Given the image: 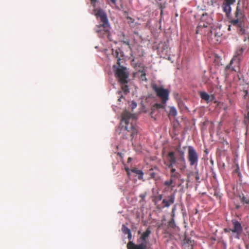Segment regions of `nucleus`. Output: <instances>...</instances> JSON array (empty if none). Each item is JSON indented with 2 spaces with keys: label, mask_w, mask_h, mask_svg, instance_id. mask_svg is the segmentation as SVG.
Returning <instances> with one entry per match:
<instances>
[{
  "label": "nucleus",
  "mask_w": 249,
  "mask_h": 249,
  "mask_svg": "<svg viewBox=\"0 0 249 249\" xmlns=\"http://www.w3.org/2000/svg\"><path fill=\"white\" fill-rule=\"evenodd\" d=\"M136 116L134 114L125 110L122 114L121 125L119 128V134L121 138L124 139L133 140L135 138L138 134L136 127Z\"/></svg>",
  "instance_id": "f257e3e1"
},
{
  "label": "nucleus",
  "mask_w": 249,
  "mask_h": 249,
  "mask_svg": "<svg viewBox=\"0 0 249 249\" xmlns=\"http://www.w3.org/2000/svg\"><path fill=\"white\" fill-rule=\"evenodd\" d=\"M248 6V0H238L236 9L234 13V18L231 19L230 23L233 26L236 27L239 30V33L243 34L245 33V21L246 17L244 14V10L247 8Z\"/></svg>",
  "instance_id": "f03ea898"
},
{
  "label": "nucleus",
  "mask_w": 249,
  "mask_h": 249,
  "mask_svg": "<svg viewBox=\"0 0 249 249\" xmlns=\"http://www.w3.org/2000/svg\"><path fill=\"white\" fill-rule=\"evenodd\" d=\"M115 74L121 85L122 91L124 94H126L129 91L127 85L129 73L126 68L119 65V67L116 69Z\"/></svg>",
  "instance_id": "7ed1b4c3"
},
{
  "label": "nucleus",
  "mask_w": 249,
  "mask_h": 249,
  "mask_svg": "<svg viewBox=\"0 0 249 249\" xmlns=\"http://www.w3.org/2000/svg\"><path fill=\"white\" fill-rule=\"evenodd\" d=\"M151 233L150 228L148 227L137 239L139 244H135L132 241H129L127 244V249H147V239Z\"/></svg>",
  "instance_id": "20e7f679"
},
{
  "label": "nucleus",
  "mask_w": 249,
  "mask_h": 249,
  "mask_svg": "<svg viewBox=\"0 0 249 249\" xmlns=\"http://www.w3.org/2000/svg\"><path fill=\"white\" fill-rule=\"evenodd\" d=\"M151 88L161 102L163 104H166L169 99V90L168 89H164L162 86H158L154 83L152 84Z\"/></svg>",
  "instance_id": "39448f33"
},
{
  "label": "nucleus",
  "mask_w": 249,
  "mask_h": 249,
  "mask_svg": "<svg viewBox=\"0 0 249 249\" xmlns=\"http://www.w3.org/2000/svg\"><path fill=\"white\" fill-rule=\"evenodd\" d=\"M94 30L100 37L108 38L109 36L110 26L108 21L105 22H100L99 24L96 25Z\"/></svg>",
  "instance_id": "423d86ee"
},
{
  "label": "nucleus",
  "mask_w": 249,
  "mask_h": 249,
  "mask_svg": "<svg viewBox=\"0 0 249 249\" xmlns=\"http://www.w3.org/2000/svg\"><path fill=\"white\" fill-rule=\"evenodd\" d=\"M188 155L187 159L191 166H195L197 167L198 162V155L192 146H188Z\"/></svg>",
  "instance_id": "0eeeda50"
},
{
  "label": "nucleus",
  "mask_w": 249,
  "mask_h": 249,
  "mask_svg": "<svg viewBox=\"0 0 249 249\" xmlns=\"http://www.w3.org/2000/svg\"><path fill=\"white\" fill-rule=\"evenodd\" d=\"M186 146L183 147V150L180 148V145H179L175 148V150L178 154L179 157L177 158L178 164H179V167L180 170H183L186 168V162L185 159V151Z\"/></svg>",
  "instance_id": "6e6552de"
},
{
  "label": "nucleus",
  "mask_w": 249,
  "mask_h": 249,
  "mask_svg": "<svg viewBox=\"0 0 249 249\" xmlns=\"http://www.w3.org/2000/svg\"><path fill=\"white\" fill-rule=\"evenodd\" d=\"M167 158L169 163L167 165L169 168H170L171 174L178 173L176 171V169L174 168V166L178 164L177 158L175 155V152L174 151H170L168 153Z\"/></svg>",
  "instance_id": "1a4fd4ad"
},
{
  "label": "nucleus",
  "mask_w": 249,
  "mask_h": 249,
  "mask_svg": "<svg viewBox=\"0 0 249 249\" xmlns=\"http://www.w3.org/2000/svg\"><path fill=\"white\" fill-rule=\"evenodd\" d=\"M233 227L231 229H229V231L235 233V237L237 239H239L241 234L243 231V228L241 223L235 220H232Z\"/></svg>",
  "instance_id": "9d476101"
},
{
  "label": "nucleus",
  "mask_w": 249,
  "mask_h": 249,
  "mask_svg": "<svg viewBox=\"0 0 249 249\" xmlns=\"http://www.w3.org/2000/svg\"><path fill=\"white\" fill-rule=\"evenodd\" d=\"M213 25V19L212 17L207 13H203L200 18V20L198 26L204 27V26H211Z\"/></svg>",
  "instance_id": "9b49d317"
},
{
  "label": "nucleus",
  "mask_w": 249,
  "mask_h": 249,
  "mask_svg": "<svg viewBox=\"0 0 249 249\" xmlns=\"http://www.w3.org/2000/svg\"><path fill=\"white\" fill-rule=\"evenodd\" d=\"M244 51V49L243 48H239L237 50L235 55H234L233 58L231 59L230 64L226 66V69H230L231 65L233 63H235L237 64V67H239V63L242 60L241 56L243 53Z\"/></svg>",
  "instance_id": "f8f14e48"
},
{
  "label": "nucleus",
  "mask_w": 249,
  "mask_h": 249,
  "mask_svg": "<svg viewBox=\"0 0 249 249\" xmlns=\"http://www.w3.org/2000/svg\"><path fill=\"white\" fill-rule=\"evenodd\" d=\"M213 26L205 25L204 27L198 26L196 30V34H200L203 36H208L212 34Z\"/></svg>",
  "instance_id": "ddd939ff"
},
{
  "label": "nucleus",
  "mask_w": 249,
  "mask_h": 249,
  "mask_svg": "<svg viewBox=\"0 0 249 249\" xmlns=\"http://www.w3.org/2000/svg\"><path fill=\"white\" fill-rule=\"evenodd\" d=\"M175 200V194L172 193L162 200V203L163 204V207H169L170 205L174 203Z\"/></svg>",
  "instance_id": "4468645a"
},
{
  "label": "nucleus",
  "mask_w": 249,
  "mask_h": 249,
  "mask_svg": "<svg viewBox=\"0 0 249 249\" xmlns=\"http://www.w3.org/2000/svg\"><path fill=\"white\" fill-rule=\"evenodd\" d=\"M235 0H224L222 4V8L224 12L228 16L231 13V5L235 2Z\"/></svg>",
  "instance_id": "2eb2a0df"
},
{
  "label": "nucleus",
  "mask_w": 249,
  "mask_h": 249,
  "mask_svg": "<svg viewBox=\"0 0 249 249\" xmlns=\"http://www.w3.org/2000/svg\"><path fill=\"white\" fill-rule=\"evenodd\" d=\"M200 96L201 98L205 101L207 103L212 102L215 98L213 95H210L206 92H200Z\"/></svg>",
  "instance_id": "dca6fc26"
},
{
  "label": "nucleus",
  "mask_w": 249,
  "mask_h": 249,
  "mask_svg": "<svg viewBox=\"0 0 249 249\" xmlns=\"http://www.w3.org/2000/svg\"><path fill=\"white\" fill-rule=\"evenodd\" d=\"M112 54L118 58V64L120 65L119 60L121 59V58L124 56L123 52L120 48H118L115 50L112 49Z\"/></svg>",
  "instance_id": "f3484780"
},
{
  "label": "nucleus",
  "mask_w": 249,
  "mask_h": 249,
  "mask_svg": "<svg viewBox=\"0 0 249 249\" xmlns=\"http://www.w3.org/2000/svg\"><path fill=\"white\" fill-rule=\"evenodd\" d=\"M96 16L100 18L101 22L108 21L106 15L102 10H99L96 14Z\"/></svg>",
  "instance_id": "a211bd4d"
},
{
  "label": "nucleus",
  "mask_w": 249,
  "mask_h": 249,
  "mask_svg": "<svg viewBox=\"0 0 249 249\" xmlns=\"http://www.w3.org/2000/svg\"><path fill=\"white\" fill-rule=\"evenodd\" d=\"M243 204H249V196H245L243 194H241L237 196Z\"/></svg>",
  "instance_id": "6ab92c4d"
},
{
  "label": "nucleus",
  "mask_w": 249,
  "mask_h": 249,
  "mask_svg": "<svg viewBox=\"0 0 249 249\" xmlns=\"http://www.w3.org/2000/svg\"><path fill=\"white\" fill-rule=\"evenodd\" d=\"M131 172L138 175L139 179H142V178L143 173L142 170L134 168L131 170Z\"/></svg>",
  "instance_id": "aec40b11"
},
{
  "label": "nucleus",
  "mask_w": 249,
  "mask_h": 249,
  "mask_svg": "<svg viewBox=\"0 0 249 249\" xmlns=\"http://www.w3.org/2000/svg\"><path fill=\"white\" fill-rule=\"evenodd\" d=\"M191 175L195 176V179L196 181L198 182H200V178L199 175V171L198 169L196 168V167H195V172H191L190 173Z\"/></svg>",
  "instance_id": "412c9836"
},
{
  "label": "nucleus",
  "mask_w": 249,
  "mask_h": 249,
  "mask_svg": "<svg viewBox=\"0 0 249 249\" xmlns=\"http://www.w3.org/2000/svg\"><path fill=\"white\" fill-rule=\"evenodd\" d=\"M170 110L168 113V116L176 117L177 115V111L175 107H169Z\"/></svg>",
  "instance_id": "4be33fe9"
},
{
  "label": "nucleus",
  "mask_w": 249,
  "mask_h": 249,
  "mask_svg": "<svg viewBox=\"0 0 249 249\" xmlns=\"http://www.w3.org/2000/svg\"><path fill=\"white\" fill-rule=\"evenodd\" d=\"M166 104H163L161 102V103H156L154 105V107L157 109L165 108Z\"/></svg>",
  "instance_id": "5701e85b"
},
{
  "label": "nucleus",
  "mask_w": 249,
  "mask_h": 249,
  "mask_svg": "<svg viewBox=\"0 0 249 249\" xmlns=\"http://www.w3.org/2000/svg\"><path fill=\"white\" fill-rule=\"evenodd\" d=\"M122 231L125 234H127L131 232L130 230L126 227L124 225H122Z\"/></svg>",
  "instance_id": "b1692460"
},
{
  "label": "nucleus",
  "mask_w": 249,
  "mask_h": 249,
  "mask_svg": "<svg viewBox=\"0 0 249 249\" xmlns=\"http://www.w3.org/2000/svg\"><path fill=\"white\" fill-rule=\"evenodd\" d=\"M168 226L172 228H174L176 227V224L174 218H172L168 222Z\"/></svg>",
  "instance_id": "393cba45"
},
{
  "label": "nucleus",
  "mask_w": 249,
  "mask_h": 249,
  "mask_svg": "<svg viewBox=\"0 0 249 249\" xmlns=\"http://www.w3.org/2000/svg\"><path fill=\"white\" fill-rule=\"evenodd\" d=\"M217 0H207V4L210 6H214L216 4Z\"/></svg>",
  "instance_id": "a878e982"
},
{
  "label": "nucleus",
  "mask_w": 249,
  "mask_h": 249,
  "mask_svg": "<svg viewBox=\"0 0 249 249\" xmlns=\"http://www.w3.org/2000/svg\"><path fill=\"white\" fill-rule=\"evenodd\" d=\"M179 173H176L174 174H171L170 176V178L171 179L173 180L174 181V179L175 178H178L179 176Z\"/></svg>",
  "instance_id": "bb28decb"
},
{
  "label": "nucleus",
  "mask_w": 249,
  "mask_h": 249,
  "mask_svg": "<svg viewBox=\"0 0 249 249\" xmlns=\"http://www.w3.org/2000/svg\"><path fill=\"white\" fill-rule=\"evenodd\" d=\"M173 182H174V181L173 180L170 179L169 180H166V181H164V185L166 186H170L172 185Z\"/></svg>",
  "instance_id": "cd10ccee"
},
{
  "label": "nucleus",
  "mask_w": 249,
  "mask_h": 249,
  "mask_svg": "<svg viewBox=\"0 0 249 249\" xmlns=\"http://www.w3.org/2000/svg\"><path fill=\"white\" fill-rule=\"evenodd\" d=\"M146 195H147L146 193L145 192V193L141 194L139 195V197L141 198V199L140 201V202L144 201L145 198L146 196Z\"/></svg>",
  "instance_id": "c85d7f7f"
},
{
  "label": "nucleus",
  "mask_w": 249,
  "mask_h": 249,
  "mask_svg": "<svg viewBox=\"0 0 249 249\" xmlns=\"http://www.w3.org/2000/svg\"><path fill=\"white\" fill-rule=\"evenodd\" d=\"M162 199V195H159L158 196H155V200L156 201H159L161 200Z\"/></svg>",
  "instance_id": "c756f323"
},
{
  "label": "nucleus",
  "mask_w": 249,
  "mask_h": 249,
  "mask_svg": "<svg viewBox=\"0 0 249 249\" xmlns=\"http://www.w3.org/2000/svg\"><path fill=\"white\" fill-rule=\"evenodd\" d=\"M127 19L128 20V23L129 24L133 23L134 22V19L131 17H127Z\"/></svg>",
  "instance_id": "7c9ffc66"
},
{
  "label": "nucleus",
  "mask_w": 249,
  "mask_h": 249,
  "mask_svg": "<svg viewBox=\"0 0 249 249\" xmlns=\"http://www.w3.org/2000/svg\"><path fill=\"white\" fill-rule=\"evenodd\" d=\"M118 93L119 95L120 96L119 97L118 99V101L121 102L122 98H124L123 97V95L121 94V93H122V91H118Z\"/></svg>",
  "instance_id": "2f4dec72"
},
{
  "label": "nucleus",
  "mask_w": 249,
  "mask_h": 249,
  "mask_svg": "<svg viewBox=\"0 0 249 249\" xmlns=\"http://www.w3.org/2000/svg\"><path fill=\"white\" fill-rule=\"evenodd\" d=\"M177 210V204L174 205L172 209V213H175V212Z\"/></svg>",
  "instance_id": "473e14b6"
},
{
  "label": "nucleus",
  "mask_w": 249,
  "mask_h": 249,
  "mask_svg": "<svg viewBox=\"0 0 249 249\" xmlns=\"http://www.w3.org/2000/svg\"><path fill=\"white\" fill-rule=\"evenodd\" d=\"M137 107V104L135 102H132L131 103V108L132 109H133L134 108H136Z\"/></svg>",
  "instance_id": "72a5a7b5"
},
{
  "label": "nucleus",
  "mask_w": 249,
  "mask_h": 249,
  "mask_svg": "<svg viewBox=\"0 0 249 249\" xmlns=\"http://www.w3.org/2000/svg\"><path fill=\"white\" fill-rule=\"evenodd\" d=\"M141 79L142 80H146V77H145V73H144L142 74V75H141Z\"/></svg>",
  "instance_id": "f704fd0d"
},
{
  "label": "nucleus",
  "mask_w": 249,
  "mask_h": 249,
  "mask_svg": "<svg viewBox=\"0 0 249 249\" xmlns=\"http://www.w3.org/2000/svg\"><path fill=\"white\" fill-rule=\"evenodd\" d=\"M127 238L130 241L131 240L132 234H131V232H130L129 233H128V234H127Z\"/></svg>",
  "instance_id": "c9c22d12"
},
{
  "label": "nucleus",
  "mask_w": 249,
  "mask_h": 249,
  "mask_svg": "<svg viewBox=\"0 0 249 249\" xmlns=\"http://www.w3.org/2000/svg\"><path fill=\"white\" fill-rule=\"evenodd\" d=\"M97 0H90L91 4H92L93 6H95V4Z\"/></svg>",
  "instance_id": "e433bc0d"
},
{
  "label": "nucleus",
  "mask_w": 249,
  "mask_h": 249,
  "mask_svg": "<svg viewBox=\"0 0 249 249\" xmlns=\"http://www.w3.org/2000/svg\"><path fill=\"white\" fill-rule=\"evenodd\" d=\"M222 143L224 145H229L228 142L226 140H223V142H222Z\"/></svg>",
  "instance_id": "4c0bfd02"
},
{
  "label": "nucleus",
  "mask_w": 249,
  "mask_h": 249,
  "mask_svg": "<svg viewBox=\"0 0 249 249\" xmlns=\"http://www.w3.org/2000/svg\"><path fill=\"white\" fill-rule=\"evenodd\" d=\"M150 176L152 178H154L155 177V173L154 172L151 173Z\"/></svg>",
  "instance_id": "58836bf2"
},
{
  "label": "nucleus",
  "mask_w": 249,
  "mask_h": 249,
  "mask_svg": "<svg viewBox=\"0 0 249 249\" xmlns=\"http://www.w3.org/2000/svg\"><path fill=\"white\" fill-rule=\"evenodd\" d=\"M241 206L239 204H235V208L236 209H238L240 208Z\"/></svg>",
  "instance_id": "ea45409f"
},
{
  "label": "nucleus",
  "mask_w": 249,
  "mask_h": 249,
  "mask_svg": "<svg viewBox=\"0 0 249 249\" xmlns=\"http://www.w3.org/2000/svg\"><path fill=\"white\" fill-rule=\"evenodd\" d=\"M125 171H126L127 172V174L128 176H129L130 175V172H129V170L128 168H125Z\"/></svg>",
  "instance_id": "a19ab883"
},
{
  "label": "nucleus",
  "mask_w": 249,
  "mask_h": 249,
  "mask_svg": "<svg viewBox=\"0 0 249 249\" xmlns=\"http://www.w3.org/2000/svg\"><path fill=\"white\" fill-rule=\"evenodd\" d=\"M231 26H234H234H233L232 24H231V25H229V27H228V30H229V31H230V30H231ZM235 27H236L235 26Z\"/></svg>",
  "instance_id": "79ce46f5"
},
{
  "label": "nucleus",
  "mask_w": 249,
  "mask_h": 249,
  "mask_svg": "<svg viewBox=\"0 0 249 249\" xmlns=\"http://www.w3.org/2000/svg\"><path fill=\"white\" fill-rule=\"evenodd\" d=\"M124 43H125L126 45L129 46V43L128 41H124Z\"/></svg>",
  "instance_id": "37998d69"
},
{
  "label": "nucleus",
  "mask_w": 249,
  "mask_h": 249,
  "mask_svg": "<svg viewBox=\"0 0 249 249\" xmlns=\"http://www.w3.org/2000/svg\"><path fill=\"white\" fill-rule=\"evenodd\" d=\"M224 231H225V232H230V231H229V229H224Z\"/></svg>",
  "instance_id": "c03bdc74"
},
{
  "label": "nucleus",
  "mask_w": 249,
  "mask_h": 249,
  "mask_svg": "<svg viewBox=\"0 0 249 249\" xmlns=\"http://www.w3.org/2000/svg\"><path fill=\"white\" fill-rule=\"evenodd\" d=\"M175 213H171V216H172V218H174V216H175Z\"/></svg>",
  "instance_id": "a18cd8bd"
},
{
  "label": "nucleus",
  "mask_w": 249,
  "mask_h": 249,
  "mask_svg": "<svg viewBox=\"0 0 249 249\" xmlns=\"http://www.w3.org/2000/svg\"><path fill=\"white\" fill-rule=\"evenodd\" d=\"M113 3L115 4L116 3V0H110Z\"/></svg>",
  "instance_id": "49530a36"
},
{
  "label": "nucleus",
  "mask_w": 249,
  "mask_h": 249,
  "mask_svg": "<svg viewBox=\"0 0 249 249\" xmlns=\"http://www.w3.org/2000/svg\"><path fill=\"white\" fill-rule=\"evenodd\" d=\"M232 71H236V70L234 68H232V69H231Z\"/></svg>",
  "instance_id": "de8ad7c7"
},
{
  "label": "nucleus",
  "mask_w": 249,
  "mask_h": 249,
  "mask_svg": "<svg viewBox=\"0 0 249 249\" xmlns=\"http://www.w3.org/2000/svg\"><path fill=\"white\" fill-rule=\"evenodd\" d=\"M138 234H141V231H138Z\"/></svg>",
  "instance_id": "09e8293b"
},
{
  "label": "nucleus",
  "mask_w": 249,
  "mask_h": 249,
  "mask_svg": "<svg viewBox=\"0 0 249 249\" xmlns=\"http://www.w3.org/2000/svg\"><path fill=\"white\" fill-rule=\"evenodd\" d=\"M220 36V35H217V34H215V36Z\"/></svg>",
  "instance_id": "8fccbe9b"
},
{
  "label": "nucleus",
  "mask_w": 249,
  "mask_h": 249,
  "mask_svg": "<svg viewBox=\"0 0 249 249\" xmlns=\"http://www.w3.org/2000/svg\"><path fill=\"white\" fill-rule=\"evenodd\" d=\"M247 120H245V123L246 124H247Z\"/></svg>",
  "instance_id": "3c124183"
},
{
  "label": "nucleus",
  "mask_w": 249,
  "mask_h": 249,
  "mask_svg": "<svg viewBox=\"0 0 249 249\" xmlns=\"http://www.w3.org/2000/svg\"><path fill=\"white\" fill-rule=\"evenodd\" d=\"M191 249H193L192 246H191Z\"/></svg>",
  "instance_id": "603ef678"
}]
</instances>
